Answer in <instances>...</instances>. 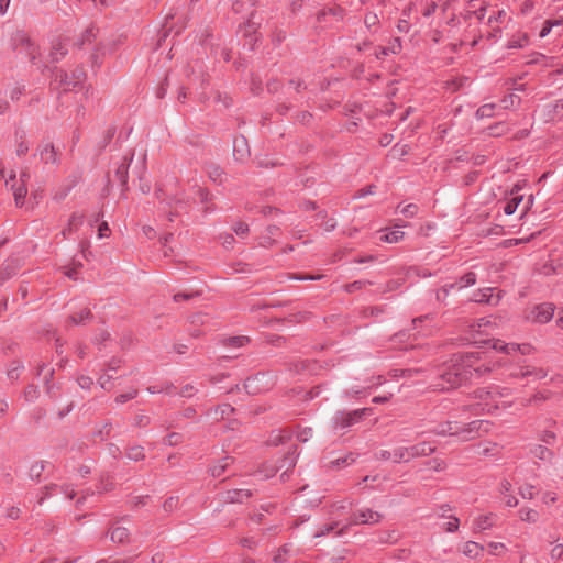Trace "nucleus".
<instances>
[{"label": "nucleus", "mask_w": 563, "mask_h": 563, "mask_svg": "<svg viewBox=\"0 0 563 563\" xmlns=\"http://www.w3.org/2000/svg\"><path fill=\"white\" fill-rule=\"evenodd\" d=\"M56 80L59 81L60 86L63 87V89L65 91H68V90H74L76 89L77 87H73L74 85V79L71 77H69V75L65 71H58L56 74V77H55Z\"/></svg>", "instance_id": "obj_36"}, {"label": "nucleus", "mask_w": 563, "mask_h": 563, "mask_svg": "<svg viewBox=\"0 0 563 563\" xmlns=\"http://www.w3.org/2000/svg\"><path fill=\"white\" fill-rule=\"evenodd\" d=\"M232 230L239 236H246L249 233V225L244 222H239L233 225Z\"/></svg>", "instance_id": "obj_58"}, {"label": "nucleus", "mask_w": 563, "mask_h": 563, "mask_svg": "<svg viewBox=\"0 0 563 563\" xmlns=\"http://www.w3.org/2000/svg\"><path fill=\"white\" fill-rule=\"evenodd\" d=\"M499 365V361L489 360L483 352L456 354L452 364L439 375L434 387L439 390L456 388L472 378L492 373Z\"/></svg>", "instance_id": "obj_1"}, {"label": "nucleus", "mask_w": 563, "mask_h": 563, "mask_svg": "<svg viewBox=\"0 0 563 563\" xmlns=\"http://www.w3.org/2000/svg\"><path fill=\"white\" fill-rule=\"evenodd\" d=\"M497 520V515L494 512H489L486 515H481L474 519L473 530L475 532H482L495 526Z\"/></svg>", "instance_id": "obj_13"}, {"label": "nucleus", "mask_w": 563, "mask_h": 563, "mask_svg": "<svg viewBox=\"0 0 563 563\" xmlns=\"http://www.w3.org/2000/svg\"><path fill=\"white\" fill-rule=\"evenodd\" d=\"M172 388H174V386L172 384H165V385H162V386H158V385L150 386L147 388V390L151 394H158V393H163V391L172 394Z\"/></svg>", "instance_id": "obj_57"}, {"label": "nucleus", "mask_w": 563, "mask_h": 563, "mask_svg": "<svg viewBox=\"0 0 563 563\" xmlns=\"http://www.w3.org/2000/svg\"><path fill=\"white\" fill-rule=\"evenodd\" d=\"M25 87L22 84H16L10 91V98L12 101H18L24 93Z\"/></svg>", "instance_id": "obj_56"}, {"label": "nucleus", "mask_w": 563, "mask_h": 563, "mask_svg": "<svg viewBox=\"0 0 563 563\" xmlns=\"http://www.w3.org/2000/svg\"><path fill=\"white\" fill-rule=\"evenodd\" d=\"M97 33H98V29L93 24L88 26L86 29L85 33L82 34V38L80 40L79 45L81 46L86 42L90 43L93 38H96Z\"/></svg>", "instance_id": "obj_46"}, {"label": "nucleus", "mask_w": 563, "mask_h": 563, "mask_svg": "<svg viewBox=\"0 0 563 563\" xmlns=\"http://www.w3.org/2000/svg\"><path fill=\"white\" fill-rule=\"evenodd\" d=\"M77 382L82 389H90L91 386L93 385L92 378L86 375L79 376Z\"/></svg>", "instance_id": "obj_61"}, {"label": "nucleus", "mask_w": 563, "mask_h": 563, "mask_svg": "<svg viewBox=\"0 0 563 563\" xmlns=\"http://www.w3.org/2000/svg\"><path fill=\"white\" fill-rule=\"evenodd\" d=\"M312 437L311 428H303L297 433V439L301 442H307Z\"/></svg>", "instance_id": "obj_62"}, {"label": "nucleus", "mask_w": 563, "mask_h": 563, "mask_svg": "<svg viewBox=\"0 0 563 563\" xmlns=\"http://www.w3.org/2000/svg\"><path fill=\"white\" fill-rule=\"evenodd\" d=\"M130 532L125 527L115 526L110 530V539L113 542L124 543L129 540Z\"/></svg>", "instance_id": "obj_25"}, {"label": "nucleus", "mask_w": 563, "mask_h": 563, "mask_svg": "<svg viewBox=\"0 0 563 563\" xmlns=\"http://www.w3.org/2000/svg\"><path fill=\"white\" fill-rule=\"evenodd\" d=\"M487 7H488V3L486 1H482L478 9H465V11L463 13V19L465 21H468L473 16H475L478 21H482L486 15Z\"/></svg>", "instance_id": "obj_23"}, {"label": "nucleus", "mask_w": 563, "mask_h": 563, "mask_svg": "<svg viewBox=\"0 0 563 563\" xmlns=\"http://www.w3.org/2000/svg\"><path fill=\"white\" fill-rule=\"evenodd\" d=\"M492 347L494 350L500 351L507 355H511L515 352H519L522 355H529L533 352V347L529 343H523V344L505 343L500 340H494Z\"/></svg>", "instance_id": "obj_10"}, {"label": "nucleus", "mask_w": 563, "mask_h": 563, "mask_svg": "<svg viewBox=\"0 0 563 563\" xmlns=\"http://www.w3.org/2000/svg\"><path fill=\"white\" fill-rule=\"evenodd\" d=\"M488 549L490 554L497 555L505 552L506 547L504 543L500 542H490L488 543Z\"/></svg>", "instance_id": "obj_60"}, {"label": "nucleus", "mask_w": 563, "mask_h": 563, "mask_svg": "<svg viewBox=\"0 0 563 563\" xmlns=\"http://www.w3.org/2000/svg\"><path fill=\"white\" fill-rule=\"evenodd\" d=\"M393 462L394 463H408L410 462L409 452L407 446H399L393 450Z\"/></svg>", "instance_id": "obj_35"}, {"label": "nucleus", "mask_w": 563, "mask_h": 563, "mask_svg": "<svg viewBox=\"0 0 563 563\" xmlns=\"http://www.w3.org/2000/svg\"><path fill=\"white\" fill-rule=\"evenodd\" d=\"M292 554V545L290 543H286L277 550L273 558V561L276 563H283L287 560L288 556H291Z\"/></svg>", "instance_id": "obj_30"}, {"label": "nucleus", "mask_w": 563, "mask_h": 563, "mask_svg": "<svg viewBox=\"0 0 563 563\" xmlns=\"http://www.w3.org/2000/svg\"><path fill=\"white\" fill-rule=\"evenodd\" d=\"M183 442V434L177 432L169 433L165 439L164 443L169 446L177 445Z\"/></svg>", "instance_id": "obj_52"}, {"label": "nucleus", "mask_w": 563, "mask_h": 563, "mask_svg": "<svg viewBox=\"0 0 563 563\" xmlns=\"http://www.w3.org/2000/svg\"><path fill=\"white\" fill-rule=\"evenodd\" d=\"M554 311L555 307L553 303L543 302L534 306L527 314V319L534 323L544 324L553 318Z\"/></svg>", "instance_id": "obj_7"}, {"label": "nucleus", "mask_w": 563, "mask_h": 563, "mask_svg": "<svg viewBox=\"0 0 563 563\" xmlns=\"http://www.w3.org/2000/svg\"><path fill=\"white\" fill-rule=\"evenodd\" d=\"M383 514L371 508H361L352 512L349 522L336 531V536L344 534L353 525H377L383 520Z\"/></svg>", "instance_id": "obj_4"}, {"label": "nucleus", "mask_w": 563, "mask_h": 563, "mask_svg": "<svg viewBox=\"0 0 563 563\" xmlns=\"http://www.w3.org/2000/svg\"><path fill=\"white\" fill-rule=\"evenodd\" d=\"M495 104L487 103L479 107L476 111V117L478 119L490 118L494 114Z\"/></svg>", "instance_id": "obj_44"}, {"label": "nucleus", "mask_w": 563, "mask_h": 563, "mask_svg": "<svg viewBox=\"0 0 563 563\" xmlns=\"http://www.w3.org/2000/svg\"><path fill=\"white\" fill-rule=\"evenodd\" d=\"M12 46L14 49H20L25 53L31 59L36 57V46L31 42L30 36L25 31L18 30L12 35Z\"/></svg>", "instance_id": "obj_8"}, {"label": "nucleus", "mask_w": 563, "mask_h": 563, "mask_svg": "<svg viewBox=\"0 0 563 563\" xmlns=\"http://www.w3.org/2000/svg\"><path fill=\"white\" fill-rule=\"evenodd\" d=\"M249 343L247 336H231L223 341V344L229 347H240Z\"/></svg>", "instance_id": "obj_41"}, {"label": "nucleus", "mask_w": 563, "mask_h": 563, "mask_svg": "<svg viewBox=\"0 0 563 563\" xmlns=\"http://www.w3.org/2000/svg\"><path fill=\"white\" fill-rule=\"evenodd\" d=\"M367 285H372V283L371 282H365V280H355L353 283L346 284L344 286V290L346 292H349V294H352L354 291L363 289Z\"/></svg>", "instance_id": "obj_47"}, {"label": "nucleus", "mask_w": 563, "mask_h": 563, "mask_svg": "<svg viewBox=\"0 0 563 563\" xmlns=\"http://www.w3.org/2000/svg\"><path fill=\"white\" fill-rule=\"evenodd\" d=\"M537 493V487L531 484H525L519 488V494L525 499H532Z\"/></svg>", "instance_id": "obj_43"}, {"label": "nucleus", "mask_w": 563, "mask_h": 563, "mask_svg": "<svg viewBox=\"0 0 563 563\" xmlns=\"http://www.w3.org/2000/svg\"><path fill=\"white\" fill-rule=\"evenodd\" d=\"M460 520L455 516H450L449 521L443 525V530L446 532H455L459 530Z\"/></svg>", "instance_id": "obj_51"}, {"label": "nucleus", "mask_w": 563, "mask_h": 563, "mask_svg": "<svg viewBox=\"0 0 563 563\" xmlns=\"http://www.w3.org/2000/svg\"><path fill=\"white\" fill-rule=\"evenodd\" d=\"M252 496L249 489H232L228 490L225 499L230 503H243Z\"/></svg>", "instance_id": "obj_22"}, {"label": "nucleus", "mask_w": 563, "mask_h": 563, "mask_svg": "<svg viewBox=\"0 0 563 563\" xmlns=\"http://www.w3.org/2000/svg\"><path fill=\"white\" fill-rule=\"evenodd\" d=\"M547 375L548 373L543 368L530 365H517L509 372V376L512 378H526L532 376L536 379H542L547 377Z\"/></svg>", "instance_id": "obj_11"}, {"label": "nucleus", "mask_w": 563, "mask_h": 563, "mask_svg": "<svg viewBox=\"0 0 563 563\" xmlns=\"http://www.w3.org/2000/svg\"><path fill=\"white\" fill-rule=\"evenodd\" d=\"M529 44V36L527 33H518L514 35L507 44L510 49L523 48Z\"/></svg>", "instance_id": "obj_28"}, {"label": "nucleus", "mask_w": 563, "mask_h": 563, "mask_svg": "<svg viewBox=\"0 0 563 563\" xmlns=\"http://www.w3.org/2000/svg\"><path fill=\"white\" fill-rule=\"evenodd\" d=\"M126 456L134 462L144 460L145 454H144L143 446H140V445L130 446L126 451Z\"/></svg>", "instance_id": "obj_37"}, {"label": "nucleus", "mask_w": 563, "mask_h": 563, "mask_svg": "<svg viewBox=\"0 0 563 563\" xmlns=\"http://www.w3.org/2000/svg\"><path fill=\"white\" fill-rule=\"evenodd\" d=\"M40 158L45 164L48 163H56L57 162V153L55 151V147L51 143H45L40 146L38 148Z\"/></svg>", "instance_id": "obj_18"}, {"label": "nucleus", "mask_w": 563, "mask_h": 563, "mask_svg": "<svg viewBox=\"0 0 563 563\" xmlns=\"http://www.w3.org/2000/svg\"><path fill=\"white\" fill-rule=\"evenodd\" d=\"M18 265L13 262L7 263L5 267L0 272V284L10 279L16 274Z\"/></svg>", "instance_id": "obj_38"}, {"label": "nucleus", "mask_w": 563, "mask_h": 563, "mask_svg": "<svg viewBox=\"0 0 563 563\" xmlns=\"http://www.w3.org/2000/svg\"><path fill=\"white\" fill-rule=\"evenodd\" d=\"M510 394L509 388H501L496 385H492L484 388H478L474 391V397L481 401L477 404L482 412L490 413L499 408L498 398H503Z\"/></svg>", "instance_id": "obj_3"}, {"label": "nucleus", "mask_w": 563, "mask_h": 563, "mask_svg": "<svg viewBox=\"0 0 563 563\" xmlns=\"http://www.w3.org/2000/svg\"><path fill=\"white\" fill-rule=\"evenodd\" d=\"M354 462V457L352 455H346V456H343V457H339L334 461H331V465L333 467H342V466H346V465H350Z\"/></svg>", "instance_id": "obj_55"}, {"label": "nucleus", "mask_w": 563, "mask_h": 563, "mask_svg": "<svg viewBox=\"0 0 563 563\" xmlns=\"http://www.w3.org/2000/svg\"><path fill=\"white\" fill-rule=\"evenodd\" d=\"M71 78L74 79L73 87H78L85 79V73L82 69H77L73 73Z\"/></svg>", "instance_id": "obj_64"}, {"label": "nucleus", "mask_w": 563, "mask_h": 563, "mask_svg": "<svg viewBox=\"0 0 563 563\" xmlns=\"http://www.w3.org/2000/svg\"><path fill=\"white\" fill-rule=\"evenodd\" d=\"M553 27H554V23L552 22V20H547L543 23V26H542V29L540 31L539 36L542 37V38L548 36Z\"/></svg>", "instance_id": "obj_63"}, {"label": "nucleus", "mask_w": 563, "mask_h": 563, "mask_svg": "<svg viewBox=\"0 0 563 563\" xmlns=\"http://www.w3.org/2000/svg\"><path fill=\"white\" fill-rule=\"evenodd\" d=\"M134 153L130 155H125L121 162V164L115 169V176L121 183L122 186H126L129 179V167L133 161Z\"/></svg>", "instance_id": "obj_16"}, {"label": "nucleus", "mask_w": 563, "mask_h": 563, "mask_svg": "<svg viewBox=\"0 0 563 563\" xmlns=\"http://www.w3.org/2000/svg\"><path fill=\"white\" fill-rule=\"evenodd\" d=\"M484 547L475 541H467L462 548L463 554L471 559H477L482 555Z\"/></svg>", "instance_id": "obj_20"}, {"label": "nucleus", "mask_w": 563, "mask_h": 563, "mask_svg": "<svg viewBox=\"0 0 563 563\" xmlns=\"http://www.w3.org/2000/svg\"><path fill=\"white\" fill-rule=\"evenodd\" d=\"M206 172L208 174V177L213 181L221 184L223 181V169L217 165V164H208L206 166Z\"/></svg>", "instance_id": "obj_29"}, {"label": "nucleus", "mask_w": 563, "mask_h": 563, "mask_svg": "<svg viewBox=\"0 0 563 563\" xmlns=\"http://www.w3.org/2000/svg\"><path fill=\"white\" fill-rule=\"evenodd\" d=\"M279 234V228L276 225L267 227L265 233L260 238V246L262 247H272L275 243L274 236Z\"/></svg>", "instance_id": "obj_19"}, {"label": "nucleus", "mask_w": 563, "mask_h": 563, "mask_svg": "<svg viewBox=\"0 0 563 563\" xmlns=\"http://www.w3.org/2000/svg\"><path fill=\"white\" fill-rule=\"evenodd\" d=\"M233 155L236 161H245L250 155V150L247 146V141L244 136H238L234 139L233 143Z\"/></svg>", "instance_id": "obj_15"}, {"label": "nucleus", "mask_w": 563, "mask_h": 563, "mask_svg": "<svg viewBox=\"0 0 563 563\" xmlns=\"http://www.w3.org/2000/svg\"><path fill=\"white\" fill-rule=\"evenodd\" d=\"M371 408H362L352 411H339L333 417L332 423L335 430H344L360 422L366 415H369Z\"/></svg>", "instance_id": "obj_5"}, {"label": "nucleus", "mask_w": 563, "mask_h": 563, "mask_svg": "<svg viewBox=\"0 0 563 563\" xmlns=\"http://www.w3.org/2000/svg\"><path fill=\"white\" fill-rule=\"evenodd\" d=\"M399 212L404 214L406 218H412L418 213V206L416 203H408L400 208L398 207Z\"/></svg>", "instance_id": "obj_49"}, {"label": "nucleus", "mask_w": 563, "mask_h": 563, "mask_svg": "<svg viewBox=\"0 0 563 563\" xmlns=\"http://www.w3.org/2000/svg\"><path fill=\"white\" fill-rule=\"evenodd\" d=\"M428 464L435 472H442L446 468V463L441 459H433L429 461Z\"/></svg>", "instance_id": "obj_59"}, {"label": "nucleus", "mask_w": 563, "mask_h": 563, "mask_svg": "<svg viewBox=\"0 0 563 563\" xmlns=\"http://www.w3.org/2000/svg\"><path fill=\"white\" fill-rule=\"evenodd\" d=\"M136 396H137V390L136 389H131L128 393L118 395L115 397V402L117 404H124V402L135 398Z\"/></svg>", "instance_id": "obj_54"}, {"label": "nucleus", "mask_w": 563, "mask_h": 563, "mask_svg": "<svg viewBox=\"0 0 563 563\" xmlns=\"http://www.w3.org/2000/svg\"><path fill=\"white\" fill-rule=\"evenodd\" d=\"M84 216L78 213H73L69 218L67 227L62 231L64 238L69 236L73 232L77 231V229L82 224Z\"/></svg>", "instance_id": "obj_21"}, {"label": "nucleus", "mask_w": 563, "mask_h": 563, "mask_svg": "<svg viewBox=\"0 0 563 563\" xmlns=\"http://www.w3.org/2000/svg\"><path fill=\"white\" fill-rule=\"evenodd\" d=\"M45 490L46 495L40 498L38 504H42L47 496H52L57 493L65 494L68 499H73L75 497V489L68 485L52 484L46 486Z\"/></svg>", "instance_id": "obj_17"}, {"label": "nucleus", "mask_w": 563, "mask_h": 563, "mask_svg": "<svg viewBox=\"0 0 563 563\" xmlns=\"http://www.w3.org/2000/svg\"><path fill=\"white\" fill-rule=\"evenodd\" d=\"M91 317H92L91 311L88 308H84L79 312L73 313L69 317V321L75 325H79V324H82L86 321L90 320Z\"/></svg>", "instance_id": "obj_31"}, {"label": "nucleus", "mask_w": 563, "mask_h": 563, "mask_svg": "<svg viewBox=\"0 0 563 563\" xmlns=\"http://www.w3.org/2000/svg\"><path fill=\"white\" fill-rule=\"evenodd\" d=\"M405 233L400 230H391L380 236V241L386 243H397L402 240Z\"/></svg>", "instance_id": "obj_39"}, {"label": "nucleus", "mask_w": 563, "mask_h": 563, "mask_svg": "<svg viewBox=\"0 0 563 563\" xmlns=\"http://www.w3.org/2000/svg\"><path fill=\"white\" fill-rule=\"evenodd\" d=\"M296 461L292 454L286 455L282 460V464L278 466L277 470L285 468V471L282 474V478L287 474L289 470L295 467Z\"/></svg>", "instance_id": "obj_45"}, {"label": "nucleus", "mask_w": 563, "mask_h": 563, "mask_svg": "<svg viewBox=\"0 0 563 563\" xmlns=\"http://www.w3.org/2000/svg\"><path fill=\"white\" fill-rule=\"evenodd\" d=\"M274 385L273 376L269 373H258L253 377H249L245 380V388L247 393L257 394L263 393L272 388Z\"/></svg>", "instance_id": "obj_6"}, {"label": "nucleus", "mask_w": 563, "mask_h": 563, "mask_svg": "<svg viewBox=\"0 0 563 563\" xmlns=\"http://www.w3.org/2000/svg\"><path fill=\"white\" fill-rule=\"evenodd\" d=\"M389 54L397 55L401 52L402 45L399 37L393 38L389 44L386 46Z\"/></svg>", "instance_id": "obj_53"}, {"label": "nucleus", "mask_w": 563, "mask_h": 563, "mask_svg": "<svg viewBox=\"0 0 563 563\" xmlns=\"http://www.w3.org/2000/svg\"><path fill=\"white\" fill-rule=\"evenodd\" d=\"M15 175L10 176V179L5 181L7 186H10L11 190L13 191L14 200L16 206H22L24 202V198L27 194V189L25 185L15 184Z\"/></svg>", "instance_id": "obj_14"}, {"label": "nucleus", "mask_w": 563, "mask_h": 563, "mask_svg": "<svg viewBox=\"0 0 563 563\" xmlns=\"http://www.w3.org/2000/svg\"><path fill=\"white\" fill-rule=\"evenodd\" d=\"M67 54V47L64 41L57 40L52 44L51 57L53 62H58Z\"/></svg>", "instance_id": "obj_27"}, {"label": "nucleus", "mask_w": 563, "mask_h": 563, "mask_svg": "<svg viewBox=\"0 0 563 563\" xmlns=\"http://www.w3.org/2000/svg\"><path fill=\"white\" fill-rule=\"evenodd\" d=\"M232 457L225 456L219 460L214 465L210 467V474L212 477H220L224 474L228 466L232 463Z\"/></svg>", "instance_id": "obj_24"}, {"label": "nucleus", "mask_w": 563, "mask_h": 563, "mask_svg": "<svg viewBox=\"0 0 563 563\" xmlns=\"http://www.w3.org/2000/svg\"><path fill=\"white\" fill-rule=\"evenodd\" d=\"M530 454L540 461H550L553 457V452L547 446L537 444L531 448Z\"/></svg>", "instance_id": "obj_26"}, {"label": "nucleus", "mask_w": 563, "mask_h": 563, "mask_svg": "<svg viewBox=\"0 0 563 563\" xmlns=\"http://www.w3.org/2000/svg\"><path fill=\"white\" fill-rule=\"evenodd\" d=\"M364 24L369 32L375 33L379 25L378 15L374 12H367L364 16Z\"/></svg>", "instance_id": "obj_34"}, {"label": "nucleus", "mask_w": 563, "mask_h": 563, "mask_svg": "<svg viewBox=\"0 0 563 563\" xmlns=\"http://www.w3.org/2000/svg\"><path fill=\"white\" fill-rule=\"evenodd\" d=\"M490 422L487 420H475L462 427L456 422L446 421L440 423L432 433L438 435H455L463 441H470L489 431Z\"/></svg>", "instance_id": "obj_2"}, {"label": "nucleus", "mask_w": 563, "mask_h": 563, "mask_svg": "<svg viewBox=\"0 0 563 563\" xmlns=\"http://www.w3.org/2000/svg\"><path fill=\"white\" fill-rule=\"evenodd\" d=\"M211 412L213 413V418L219 420L231 416L234 412V408L229 404H223L214 408Z\"/></svg>", "instance_id": "obj_32"}, {"label": "nucleus", "mask_w": 563, "mask_h": 563, "mask_svg": "<svg viewBox=\"0 0 563 563\" xmlns=\"http://www.w3.org/2000/svg\"><path fill=\"white\" fill-rule=\"evenodd\" d=\"M475 283H476V274L473 272H468L465 275H463L459 279V282L445 284L441 289H439L437 292V299L443 300L450 294L451 290H453V289L461 290L463 288L473 286Z\"/></svg>", "instance_id": "obj_9"}, {"label": "nucleus", "mask_w": 563, "mask_h": 563, "mask_svg": "<svg viewBox=\"0 0 563 563\" xmlns=\"http://www.w3.org/2000/svg\"><path fill=\"white\" fill-rule=\"evenodd\" d=\"M398 539V533L395 530H385L378 532V542L379 543H394Z\"/></svg>", "instance_id": "obj_40"}, {"label": "nucleus", "mask_w": 563, "mask_h": 563, "mask_svg": "<svg viewBox=\"0 0 563 563\" xmlns=\"http://www.w3.org/2000/svg\"><path fill=\"white\" fill-rule=\"evenodd\" d=\"M522 201V196L512 197L504 207V212L508 216L516 212L518 206Z\"/></svg>", "instance_id": "obj_42"}, {"label": "nucleus", "mask_w": 563, "mask_h": 563, "mask_svg": "<svg viewBox=\"0 0 563 563\" xmlns=\"http://www.w3.org/2000/svg\"><path fill=\"white\" fill-rule=\"evenodd\" d=\"M410 461L417 457L429 456L435 452V446L431 442L422 441L411 446H407Z\"/></svg>", "instance_id": "obj_12"}, {"label": "nucleus", "mask_w": 563, "mask_h": 563, "mask_svg": "<svg viewBox=\"0 0 563 563\" xmlns=\"http://www.w3.org/2000/svg\"><path fill=\"white\" fill-rule=\"evenodd\" d=\"M287 279L292 280H320L323 276L322 275H311V274H288Z\"/></svg>", "instance_id": "obj_48"}, {"label": "nucleus", "mask_w": 563, "mask_h": 563, "mask_svg": "<svg viewBox=\"0 0 563 563\" xmlns=\"http://www.w3.org/2000/svg\"><path fill=\"white\" fill-rule=\"evenodd\" d=\"M518 514L519 518L526 522L534 523L539 520V512L532 508H521Z\"/></svg>", "instance_id": "obj_33"}, {"label": "nucleus", "mask_w": 563, "mask_h": 563, "mask_svg": "<svg viewBox=\"0 0 563 563\" xmlns=\"http://www.w3.org/2000/svg\"><path fill=\"white\" fill-rule=\"evenodd\" d=\"M338 527V522H330L321 526L314 533V538H320L330 534Z\"/></svg>", "instance_id": "obj_50"}]
</instances>
